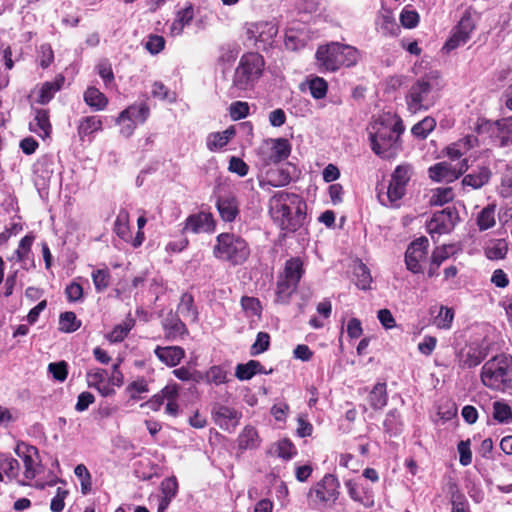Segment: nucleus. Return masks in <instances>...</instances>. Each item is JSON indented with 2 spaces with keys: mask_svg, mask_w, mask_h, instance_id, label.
Returning <instances> with one entry per match:
<instances>
[{
  "mask_svg": "<svg viewBox=\"0 0 512 512\" xmlns=\"http://www.w3.org/2000/svg\"><path fill=\"white\" fill-rule=\"evenodd\" d=\"M269 214L282 230L293 232L304 223L306 204L295 193L278 191L269 200Z\"/></svg>",
  "mask_w": 512,
  "mask_h": 512,
  "instance_id": "obj_1",
  "label": "nucleus"
},
{
  "mask_svg": "<svg viewBox=\"0 0 512 512\" xmlns=\"http://www.w3.org/2000/svg\"><path fill=\"white\" fill-rule=\"evenodd\" d=\"M403 128L400 119L390 113L378 116L368 126L371 148L375 154L391 157L396 148Z\"/></svg>",
  "mask_w": 512,
  "mask_h": 512,
  "instance_id": "obj_2",
  "label": "nucleus"
},
{
  "mask_svg": "<svg viewBox=\"0 0 512 512\" xmlns=\"http://www.w3.org/2000/svg\"><path fill=\"white\" fill-rule=\"evenodd\" d=\"M317 65L326 71H337L341 66L352 67L360 59V52L353 46L331 42L319 46L316 54Z\"/></svg>",
  "mask_w": 512,
  "mask_h": 512,
  "instance_id": "obj_3",
  "label": "nucleus"
},
{
  "mask_svg": "<svg viewBox=\"0 0 512 512\" xmlns=\"http://www.w3.org/2000/svg\"><path fill=\"white\" fill-rule=\"evenodd\" d=\"M213 255L233 266L244 264L250 256V247L245 239L232 233H221L216 238Z\"/></svg>",
  "mask_w": 512,
  "mask_h": 512,
  "instance_id": "obj_4",
  "label": "nucleus"
},
{
  "mask_svg": "<svg viewBox=\"0 0 512 512\" xmlns=\"http://www.w3.org/2000/svg\"><path fill=\"white\" fill-rule=\"evenodd\" d=\"M512 379V358L505 354L488 360L481 370V382L486 387L503 391Z\"/></svg>",
  "mask_w": 512,
  "mask_h": 512,
  "instance_id": "obj_5",
  "label": "nucleus"
},
{
  "mask_svg": "<svg viewBox=\"0 0 512 512\" xmlns=\"http://www.w3.org/2000/svg\"><path fill=\"white\" fill-rule=\"evenodd\" d=\"M263 68L264 59L258 53L243 55L234 73L233 87L239 91L253 88L255 82L262 75Z\"/></svg>",
  "mask_w": 512,
  "mask_h": 512,
  "instance_id": "obj_6",
  "label": "nucleus"
},
{
  "mask_svg": "<svg viewBox=\"0 0 512 512\" xmlns=\"http://www.w3.org/2000/svg\"><path fill=\"white\" fill-rule=\"evenodd\" d=\"M437 98L435 80L430 77H423L417 80L410 88L406 97L408 110L417 113L427 110L434 105Z\"/></svg>",
  "mask_w": 512,
  "mask_h": 512,
  "instance_id": "obj_7",
  "label": "nucleus"
},
{
  "mask_svg": "<svg viewBox=\"0 0 512 512\" xmlns=\"http://www.w3.org/2000/svg\"><path fill=\"white\" fill-rule=\"evenodd\" d=\"M303 264L299 258H292L285 264L284 274L279 277L276 287V302L288 303L303 274Z\"/></svg>",
  "mask_w": 512,
  "mask_h": 512,
  "instance_id": "obj_8",
  "label": "nucleus"
},
{
  "mask_svg": "<svg viewBox=\"0 0 512 512\" xmlns=\"http://www.w3.org/2000/svg\"><path fill=\"white\" fill-rule=\"evenodd\" d=\"M291 146L284 138L267 139L258 148V155L264 165L277 164L290 155Z\"/></svg>",
  "mask_w": 512,
  "mask_h": 512,
  "instance_id": "obj_9",
  "label": "nucleus"
},
{
  "mask_svg": "<svg viewBox=\"0 0 512 512\" xmlns=\"http://www.w3.org/2000/svg\"><path fill=\"white\" fill-rule=\"evenodd\" d=\"M15 453L22 461L25 480H32L41 473V459L36 447L20 442L15 447Z\"/></svg>",
  "mask_w": 512,
  "mask_h": 512,
  "instance_id": "obj_10",
  "label": "nucleus"
},
{
  "mask_svg": "<svg viewBox=\"0 0 512 512\" xmlns=\"http://www.w3.org/2000/svg\"><path fill=\"white\" fill-rule=\"evenodd\" d=\"M339 487L338 479L332 474H327L319 483L310 489L309 497L316 505L328 502L334 503L340 494Z\"/></svg>",
  "mask_w": 512,
  "mask_h": 512,
  "instance_id": "obj_11",
  "label": "nucleus"
},
{
  "mask_svg": "<svg viewBox=\"0 0 512 512\" xmlns=\"http://www.w3.org/2000/svg\"><path fill=\"white\" fill-rule=\"evenodd\" d=\"M278 29L272 22H253L247 24V36L258 48L265 49L273 42Z\"/></svg>",
  "mask_w": 512,
  "mask_h": 512,
  "instance_id": "obj_12",
  "label": "nucleus"
},
{
  "mask_svg": "<svg viewBox=\"0 0 512 512\" xmlns=\"http://www.w3.org/2000/svg\"><path fill=\"white\" fill-rule=\"evenodd\" d=\"M468 160L463 159L456 165L440 162L429 168V177L437 182H453L467 171Z\"/></svg>",
  "mask_w": 512,
  "mask_h": 512,
  "instance_id": "obj_13",
  "label": "nucleus"
},
{
  "mask_svg": "<svg viewBox=\"0 0 512 512\" xmlns=\"http://www.w3.org/2000/svg\"><path fill=\"white\" fill-rule=\"evenodd\" d=\"M475 28V23L470 14L465 13L457 26L453 29L450 38L444 45V49L449 52L464 45L470 38V34Z\"/></svg>",
  "mask_w": 512,
  "mask_h": 512,
  "instance_id": "obj_14",
  "label": "nucleus"
},
{
  "mask_svg": "<svg viewBox=\"0 0 512 512\" xmlns=\"http://www.w3.org/2000/svg\"><path fill=\"white\" fill-rule=\"evenodd\" d=\"M241 412L232 407L215 403L212 407V418L222 430L232 432L238 426Z\"/></svg>",
  "mask_w": 512,
  "mask_h": 512,
  "instance_id": "obj_15",
  "label": "nucleus"
},
{
  "mask_svg": "<svg viewBox=\"0 0 512 512\" xmlns=\"http://www.w3.org/2000/svg\"><path fill=\"white\" fill-rule=\"evenodd\" d=\"M428 245V239L425 237L418 238L409 245L405 254L408 270L413 273L422 272L421 262L426 259Z\"/></svg>",
  "mask_w": 512,
  "mask_h": 512,
  "instance_id": "obj_16",
  "label": "nucleus"
},
{
  "mask_svg": "<svg viewBox=\"0 0 512 512\" xmlns=\"http://www.w3.org/2000/svg\"><path fill=\"white\" fill-rule=\"evenodd\" d=\"M344 485L353 501L366 508H370L374 505L373 491L361 479H348L344 482Z\"/></svg>",
  "mask_w": 512,
  "mask_h": 512,
  "instance_id": "obj_17",
  "label": "nucleus"
},
{
  "mask_svg": "<svg viewBox=\"0 0 512 512\" xmlns=\"http://www.w3.org/2000/svg\"><path fill=\"white\" fill-rule=\"evenodd\" d=\"M34 242V236L26 235L23 237L14 254L9 258L10 261L16 260L21 263V267L24 270H29L35 267L34 259L31 251L32 244Z\"/></svg>",
  "mask_w": 512,
  "mask_h": 512,
  "instance_id": "obj_18",
  "label": "nucleus"
},
{
  "mask_svg": "<svg viewBox=\"0 0 512 512\" xmlns=\"http://www.w3.org/2000/svg\"><path fill=\"white\" fill-rule=\"evenodd\" d=\"M214 229L213 217L210 213L201 212L187 218L184 230L193 233L208 232Z\"/></svg>",
  "mask_w": 512,
  "mask_h": 512,
  "instance_id": "obj_19",
  "label": "nucleus"
},
{
  "mask_svg": "<svg viewBox=\"0 0 512 512\" xmlns=\"http://www.w3.org/2000/svg\"><path fill=\"white\" fill-rule=\"evenodd\" d=\"M108 373L104 369L93 368L87 372V383L89 387H93L103 396L114 393V389L106 381Z\"/></svg>",
  "mask_w": 512,
  "mask_h": 512,
  "instance_id": "obj_20",
  "label": "nucleus"
},
{
  "mask_svg": "<svg viewBox=\"0 0 512 512\" xmlns=\"http://www.w3.org/2000/svg\"><path fill=\"white\" fill-rule=\"evenodd\" d=\"M157 358L169 367L177 366L185 357V351L179 346H157L154 350Z\"/></svg>",
  "mask_w": 512,
  "mask_h": 512,
  "instance_id": "obj_21",
  "label": "nucleus"
},
{
  "mask_svg": "<svg viewBox=\"0 0 512 512\" xmlns=\"http://www.w3.org/2000/svg\"><path fill=\"white\" fill-rule=\"evenodd\" d=\"M29 129L43 139L49 137L52 126L49 121L48 111L37 109L34 119L29 123Z\"/></svg>",
  "mask_w": 512,
  "mask_h": 512,
  "instance_id": "obj_22",
  "label": "nucleus"
},
{
  "mask_svg": "<svg viewBox=\"0 0 512 512\" xmlns=\"http://www.w3.org/2000/svg\"><path fill=\"white\" fill-rule=\"evenodd\" d=\"M478 145L477 137L473 135H468L459 141L449 145L446 148L447 156L452 159H459L463 155H465L470 149L476 147Z\"/></svg>",
  "mask_w": 512,
  "mask_h": 512,
  "instance_id": "obj_23",
  "label": "nucleus"
},
{
  "mask_svg": "<svg viewBox=\"0 0 512 512\" xmlns=\"http://www.w3.org/2000/svg\"><path fill=\"white\" fill-rule=\"evenodd\" d=\"M216 205L222 220L226 222L234 221L239 213L238 202L234 196L220 197Z\"/></svg>",
  "mask_w": 512,
  "mask_h": 512,
  "instance_id": "obj_24",
  "label": "nucleus"
},
{
  "mask_svg": "<svg viewBox=\"0 0 512 512\" xmlns=\"http://www.w3.org/2000/svg\"><path fill=\"white\" fill-rule=\"evenodd\" d=\"M237 442L240 450H254L260 447L262 440L257 429L248 425L239 434Z\"/></svg>",
  "mask_w": 512,
  "mask_h": 512,
  "instance_id": "obj_25",
  "label": "nucleus"
},
{
  "mask_svg": "<svg viewBox=\"0 0 512 512\" xmlns=\"http://www.w3.org/2000/svg\"><path fill=\"white\" fill-rule=\"evenodd\" d=\"M194 18V7L189 4L176 13V17L170 25V34L178 36L183 32L185 26L189 25Z\"/></svg>",
  "mask_w": 512,
  "mask_h": 512,
  "instance_id": "obj_26",
  "label": "nucleus"
},
{
  "mask_svg": "<svg viewBox=\"0 0 512 512\" xmlns=\"http://www.w3.org/2000/svg\"><path fill=\"white\" fill-rule=\"evenodd\" d=\"M64 83V77L58 76L54 81H47L42 84L38 90V97L36 102L39 104H47L54 97L55 93L58 92Z\"/></svg>",
  "mask_w": 512,
  "mask_h": 512,
  "instance_id": "obj_27",
  "label": "nucleus"
},
{
  "mask_svg": "<svg viewBox=\"0 0 512 512\" xmlns=\"http://www.w3.org/2000/svg\"><path fill=\"white\" fill-rule=\"evenodd\" d=\"M235 135V130L230 127L222 132L211 133L206 140L207 148L210 151H217L228 144L231 138Z\"/></svg>",
  "mask_w": 512,
  "mask_h": 512,
  "instance_id": "obj_28",
  "label": "nucleus"
},
{
  "mask_svg": "<svg viewBox=\"0 0 512 512\" xmlns=\"http://www.w3.org/2000/svg\"><path fill=\"white\" fill-rule=\"evenodd\" d=\"M149 115V108L146 105L130 106L123 110L119 117L118 123H124L126 120H134L135 123H143Z\"/></svg>",
  "mask_w": 512,
  "mask_h": 512,
  "instance_id": "obj_29",
  "label": "nucleus"
},
{
  "mask_svg": "<svg viewBox=\"0 0 512 512\" xmlns=\"http://www.w3.org/2000/svg\"><path fill=\"white\" fill-rule=\"evenodd\" d=\"M102 129V121L97 116H87L80 120L78 125V135L81 140L86 136Z\"/></svg>",
  "mask_w": 512,
  "mask_h": 512,
  "instance_id": "obj_30",
  "label": "nucleus"
},
{
  "mask_svg": "<svg viewBox=\"0 0 512 512\" xmlns=\"http://www.w3.org/2000/svg\"><path fill=\"white\" fill-rule=\"evenodd\" d=\"M491 172L487 167H481L476 173L466 175L462 183L465 186H470L473 189H479L484 186L490 179Z\"/></svg>",
  "mask_w": 512,
  "mask_h": 512,
  "instance_id": "obj_31",
  "label": "nucleus"
},
{
  "mask_svg": "<svg viewBox=\"0 0 512 512\" xmlns=\"http://www.w3.org/2000/svg\"><path fill=\"white\" fill-rule=\"evenodd\" d=\"M291 181L290 172L286 169H269L265 175V182L273 187L286 186Z\"/></svg>",
  "mask_w": 512,
  "mask_h": 512,
  "instance_id": "obj_32",
  "label": "nucleus"
},
{
  "mask_svg": "<svg viewBox=\"0 0 512 512\" xmlns=\"http://www.w3.org/2000/svg\"><path fill=\"white\" fill-rule=\"evenodd\" d=\"M84 101L88 106L97 111L103 110L108 104L106 96L95 87H89L85 91Z\"/></svg>",
  "mask_w": 512,
  "mask_h": 512,
  "instance_id": "obj_33",
  "label": "nucleus"
},
{
  "mask_svg": "<svg viewBox=\"0 0 512 512\" xmlns=\"http://www.w3.org/2000/svg\"><path fill=\"white\" fill-rule=\"evenodd\" d=\"M270 453L283 460H290L296 455L297 450L290 440L282 439L271 446Z\"/></svg>",
  "mask_w": 512,
  "mask_h": 512,
  "instance_id": "obj_34",
  "label": "nucleus"
},
{
  "mask_svg": "<svg viewBox=\"0 0 512 512\" xmlns=\"http://www.w3.org/2000/svg\"><path fill=\"white\" fill-rule=\"evenodd\" d=\"M257 373H266V371L260 362L250 360L246 364H238L235 375L240 380H249Z\"/></svg>",
  "mask_w": 512,
  "mask_h": 512,
  "instance_id": "obj_35",
  "label": "nucleus"
},
{
  "mask_svg": "<svg viewBox=\"0 0 512 512\" xmlns=\"http://www.w3.org/2000/svg\"><path fill=\"white\" fill-rule=\"evenodd\" d=\"M368 401L373 409H383L387 404L386 385L384 383L376 384L368 396Z\"/></svg>",
  "mask_w": 512,
  "mask_h": 512,
  "instance_id": "obj_36",
  "label": "nucleus"
},
{
  "mask_svg": "<svg viewBox=\"0 0 512 512\" xmlns=\"http://www.w3.org/2000/svg\"><path fill=\"white\" fill-rule=\"evenodd\" d=\"M193 297L190 294H183L180 299V303L177 308V313L181 315L184 319L189 321L197 320V311L193 305Z\"/></svg>",
  "mask_w": 512,
  "mask_h": 512,
  "instance_id": "obj_37",
  "label": "nucleus"
},
{
  "mask_svg": "<svg viewBox=\"0 0 512 512\" xmlns=\"http://www.w3.org/2000/svg\"><path fill=\"white\" fill-rule=\"evenodd\" d=\"M114 232L123 240L129 241L130 228H129V213L127 210L122 209L119 211L114 224Z\"/></svg>",
  "mask_w": 512,
  "mask_h": 512,
  "instance_id": "obj_38",
  "label": "nucleus"
},
{
  "mask_svg": "<svg viewBox=\"0 0 512 512\" xmlns=\"http://www.w3.org/2000/svg\"><path fill=\"white\" fill-rule=\"evenodd\" d=\"M508 252V246L505 240L498 239L492 241L485 248V255L490 260L504 259Z\"/></svg>",
  "mask_w": 512,
  "mask_h": 512,
  "instance_id": "obj_39",
  "label": "nucleus"
},
{
  "mask_svg": "<svg viewBox=\"0 0 512 512\" xmlns=\"http://www.w3.org/2000/svg\"><path fill=\"white\" fill-rule=\"evenodd\" d=\"M81 321L77 319L76 314L71 311L64 312L59 317V329L65 333H71L78 330Z\"/></svg>",
  "mask_w": 512,
  "mask_h": 512,
  "instance_id": "obj_40",
  "label": "nucleus"
},
{
  "mask_svg": "<svg viewBox=\"0 0 512 512\" xmlns=\"http://www.w3.org/2000/svg\"><path fill=\"white\" fill-rule=\"evenodd\" d=\"M495 223V205H488L478 214L477 225L483 231L492 228Z\"/></svg>",
  "mask_w": 512,
  "mask_h": 512,
  "instance_id": "obj_41",
  "label": "nucleus"
},
{
  "mask_svg": "<svg viewBox=\"0 0 512 512\" xmlns=\"http://www.w3.org/2000/svg\"><path fill=\"white\" fill-rule=\"evenodd\" d=\"M487 356V352L482 348H471L461 360L464 368H472L479 365Z\"/></svg>",
  "mask_w": 512,
  "mask_h": 512,
  "instance_id": "obj_42",
  "label": "nucleus"
},
{
  "mask_svg": "<svg viewBox=\"0 0 512 512\" xmlns=\"http://www.w3.org/2000/svg\"><path fill=\"white\" fill-rule=\"evenodd\" d=\"M436 126V121L432 117H425L420 122L416 123L412 129L411 132L415 137L424 139L426 138L431 131L434 130Z\"/></svg>",
  "mask_w": 512,
  "mask_h": 512,
  "instance_id": "obj_43",
  "label": "nucleus"
},
{
  "mask_svg": "<svg viewBox=\"0 0 512 512\" xmlns=\"http://www.w3.org/2000/svg\"><path fill=\"white\" fill-rule=\"evenodd\" d=\"M92 280L97 292H103L110 285V272L107 268L97 269L92 272Z\"/></svg>",
  "mask_w": 512,
  "mask_h": 512,
  "instance_id": "obj_44",
  "label": "nucleus"
},
{
  "mask_svg": "<svg viewBox=\"0 0 512 512\" xmlns=\"http://www.w3.org/2000/svg\"><path fill=\"white\" fill-rule=\"evenodd\" d=\"M493 418L500 422L506 423L512 419V410L506 403L496 401L493 403Z\"/></svg>",
  "mask_w": 512,
  "mask_h": 512,
  "instance_id": "obj_45",
  "label": "nucleus"
},
{
  "mask_svg": "<svg viewBox=\"0 0 512 512\" xmlns=\"http://www.w3.org/2000/svg\"><path fill=\"white\" fill-rule=\"evenodd\" d=\"M309 89L313 98L322 99L327 94L328 84L321 77H313L309 80Z\"/></svg>",
  "mask_w": 512,
  "mask_h": 512,
  "instance_id": "obj_46",
  "label": "nucleus"
},
{
  "mask_svg": "<svg viewBox=\"0 0 512 512\" xmlns=\"http://www.w3.org/2000/svg\"><path fill=\"white\" fill-rule=\"evenodd\" d=\"M453 199V191L449 187L437 188L433 191L430 203L435 206H442Z\"/></svg>",
  "mask_w": 512,
  "mask_h": 512,
  "instance_id": "obj_47",
  "label": "nucleus"
},
{
  "mask_svg": "<svg viewBox=\"0 0 512 512\" xmlns=\"http://www.w3.org/2000/svg\"><path fill=\"white\" fill-rule=\"evenodd\" d=\"M0 470L9 478H17L19 476L20 465L18 460L12 457H4L0 461Z\"/></svg>",
  "mask_w": 512,
  "mask_h": 512,
  "instance_id": "obj_48",
  "label": "nucleus"
},
{
  "mask_svg": "<svg viewBox=\"0 0 512 512\" xmlns=\"http://www.w3.org/2000/svg\"><path fill=\"white\" fill-rule=\"evenodd\" d=\"M378 25H380L384 33H392L396 28L393 13L388 9L381 10L378 17Z\"/></svg>",
  "mask_w": 512,
  "mask_h": 512,
  "instance_id": "obj_49",
  "label": "nucleus"
},
{
  "mask_svg": "<svg viewBox=\"0 0 512 512\" xmlns=\"http://www.w3.org/2000/svg\"><path fill=\"white\" fill-rule=\"evenodd\" d=\"M454 318V312L447 307H441L438 315L435 317L434 323L438 328L448 329Z\"/></svg>",
  "mask_w": 512,
  "mask_h": 512,
  "instance_id": "obj_50",
  "label": "nucleus"
},
{
  "mask_svg": "<svg viewBox=\"0 0 512 512\" xmlns=\"http://www.w3.org/2000/svg\"><path fill=\"white\" fill-rule=\"evenodd\" d=\"M412 175V166L408 164H403L397 166L395 171L393 172L391 178L404 185L406 187L407 183L409 182Z\"/></svg>",
  "mask_w": 512,
  "mask_h": 512,
  "instance_id": "obj_51",
  "label": "nucleus"
},
{
  "mask_svg": "<svg viewBox=\"0 0 512 512\" xmlns=\"http://www.w3.org/2000/svg\"><path fill=\"white\" fill-rule=\"evenodd\" d=\"M178 483L175 477L167 478L161 483L162 498L172 501L176 496Z\"/></svg>",
  "mask_w": 512,
  "mask_h": 512,
  "instance_id": "obj_52",
  "label": "nucleus"
},
{
  "mask_svg": "<svg viewBox=\"0 0 512 512\" xmlns=\"http://www.w3.org/2000/svg\"><path fill=\"white\" fill-rule=\"evenodd\" d=\"M151 93L161 100H167L171 103L176 101L175 93L170 92L162 82H154Z\"/></svg>",
  "mask_w": 512,
  "mask_h": 512,
  "instance_id": "obj_53",
  "label": "nucleus"
},
{
  "mask_svg": "<svg viewBox=\"0 0 512 512\" xmlns=\"http://www.w3.org/2000/svg\"><path fill=\"white\" fill-rule=\"evenodd\" d=\"M406 187L391 178L387 189V198L391 204L395 203L403 197Z\"/></svg>",
  "mask_w": 512,
  "mask_h": 512,
  "instance_id": "obj_54",
  "label": "nucleus"
},
{
  "mask_svg": "<svg viewBox=\"0 0 512 512\" xmlns=\"http://www.w3.org/2000/svg\"><path fill=\"white\" fill-rule=\"evenodd\" d=\"M241 306L244 311L250 316H259L261 312V305L258 299L254 297H242Z\"/></svg>",
  "mask_w": 512,
  "mask_h": 512,
  "instance_id": "obj_55",
  "label": "nucleus"
},
{
  "mask_svg": "<svg viewBox=\"0 0 512 512\" xmlns=\"http://www.w3.org/2000/svg\"><path fill=\"white\" fill-rule=\"evenodd\" d=\"M48 371L55 380L63 382L66 380L68 374L67 363L65 361L50 363L48 365Z\"/></svg>",
  "mask_w": 512,
  "mask_h": 512,
  "instance_id": "obj_56",
  "label": "nucleus"
},
{
  "mask_svg": "<svg viewBox=\"0 0 512 512\" xmlns=\"http://www.w3.org/2000/svg\"><path fill=\"white\" fill-rule=\"evenodd\" d=\"M206 378L209 383L220 385L227 381V372L219 366H213L207 371Z\"/></svg>",
  "mask_w": 512,
  "mask_h": 512,
  "instance_id": "obj_57",
  "label": "nucleus"
},
{
  "mask_svg": "<svg viewBox=\"0 0 512 512\" xmlns=\"http://www.w3.org/2000/svg\"><path fill=\"white\" fill-rule=\"evenodd\" d=\"M131 328L132 324L130 321L119 324L108 334V339L111 342H120L127 336Z\"/></svg>",
  "mask_w": 512,
  "mask_h": 512,
  "instance_id": "obj_58",
  "label": "nucleus"
},
{
  "mask_svg": "<svg viewBox=\"0 0 512 512\" xmlns=\"http://www.w3.org/2000/svg\"><path fill=\"white\" fill-rule=\"evenodd\" d=\"M400 22L406 28H414L419 22V15L415 10L405 8L400 14Z\"/></svg>",
  "mask_w": 512,
  "mask_h": 512,
  "instance_id": "obj_59",
  "label": "nucleus"
},
{
  "mask_svg": "<svg viewBox=\"0 0 512 512\" xmlns=\"http://www.w3.org/2000/svg\"><path fill=\"white\" fill-rule=\"evenodd\" d=\"M229 111L233 120H240L248 115L249 105L247 102L237 101L231 104Z\"/></svg>",
  "mask_w": 512,
  "mask_h": 512,
  "instance_id": "obj_60",
  "label": "nucleus"
},
{
  "mask_svg": "<svg viewBox=\"0 0 512 512\" xmlns=\"http://www.w3.org/2000/svg\"><path fill=\"white\" fill-rule=\"evenodd\" d=\"M270 344V337L265 332H259L255 343L251 347V354L258 355L266 351Z\"/></svg>",
  "mask_w": 512,
  "mask_h": 512,
  "instance_id": "obj_61",
  "label": "nucleus"
},
{
  "mask_svg": "<svg viewBox=\"0 0 512 512\" xmlns=\"http://www.w3.org/2000/svg\"><path fill=\"white\" fill-rule=\"evenodd\" d=\"M54 59V53L49 44H43L38 51V60L42 68H47Z\"/></svg>",
  "mask_w": 512,
  "mask_h": 512,
  "instance_id": "obj_62",
  "label": "nucleus"
},
{
  "mask_svg": "<svg viewBox=\"0 0 512 512\" xmlns=\"http://www.w3.org/2000/svg\"><path fill=\"white\" fill-rule=\"evenodd\" d=\"M457 449H458V452L460 455V459H459L460 463L463 466H468L469 464H471L472 452L470 450V441L469 440L460 441Z\"/></svg>",
  "mask_w": 512,
  "mask_h": 512,
  "instance_id": "obj_63",
  "label": "nucleus"
},
{
  "mask_svg": "<svg viewBox=\"0 0 512 512\" xmlns=\"http://www.w3.org/2000/svg\"><path fill=\"white\" fill-rule=\"evenodd\" d=\"M68 495V491L64 488L58 487L56 495L51 501L50 508L53 512H61L64 509V500Z\"/></svg>",
  "mask_w": 512,
  "mask_h": 512,
  "instance_id": "obj_64",
  "label": "nucleus"
}]
</instances>
